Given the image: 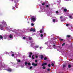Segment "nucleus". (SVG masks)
Segmentation results:
<instances>
[{"label": "nucleus", "mask_w": 73, "mask_h": 73, "mask_svg": "<svg viewBox=\"0 0 73 73\" xmlns=\"http://www.w3.org/2000/svg\"><path fill=\"white\" fill-rule=\"evenodd\" d=\"M8 37V36L7 35H5V39H6Z\"/></svg>", "instance_id": "13"}, {"label": "nucleus", "mask_w": 73, "mask_h": 73, "mask_svg": "<svg viewBox=\"0 0 73 73\" xmlns=\"http://www.w3.org/2000/svg\"><path fill=\"white\" fill-rule=\"evenodd\" d=\"M69 17L70 19H72V16H69Z\"/></svg>", "instance_id": "28"}, {"label": "nucleus", "mask_w": 73, "mask_h": 73, "mask_svg": "<svg viewBox=\"0 0 73 73\" xmlns=\"http://www.w3.org/2000/svg\"><path fill=\"white\" fill-rule=\"evenodd\" d=\"M34 48H38V45L36 46L35 47H34Z\"/></svg>", "instance_id": "15"}, {"label": "nucleus", "mask_w": 73, "mask_h": 73, "mask_svg": "<svg viewBox=\"0 0 73 73\" xmlns=\"http://www.w3.org/2000/svg\"><path fill=\"white\" fill-rule=\"evenodd\" d=\"M35 42L33 41H31V46H33L35 45Z\"/></svg>", "instance_id": "4"}, {"label": "nucleus", "mask_w": 73, "mask_h": 73, "mask_svg": "<svg viewBox=\"0 0 73 73\" xmlns=\"http://www.w3.org/2000/svg\"><path fill=\"white\" fill-rule=\"evenodd\" d=\"M58 11H56V13H58Z\"/></svg>", "instance_id": "46"}, {"label": "nucleus", "mask_w": 73, "mask_h": 73, "mask_svg": "<svg viewBox=\"0 0 73 73\" xmlns=\"http://www.w3.org/2000/svg\"><path fill=\"white\" fill-rule=\"evenodd\" d=\"M42 5H45V3H43L42 4Z\"/></svg>", "instance_id": "43"}, {"label": "nucleus", "mask_w": 73, "mask_h": 73, "mask_svg": "<svg viewBox=\"0 0 73 73\" xmlns=\"http://www.w3.org/2000/svg\"><path fill=\"white\" fill-rule=\"evenodd\" d=\"M21 68H23L24 66V65L23 64H21Z\"/></svg>", "instance_id": "18"}, {"label": "nucleus", "mask_w": 73, "mask_h": 73, "mask_svg": "<svg viewBox=\"0 0 73 73\" xmlns=\"http://www.w3.org/2000/svg\"><path fill=\"white\" fill-rule=\"evenodd\" d=\"M25 65H27V64L28 65H31V64L30 63H28L27 62H25Z\"/></svg>", "instance_id": "8"}, {"label": "nucleus", "mask_w": 73, "mask_h": 73, "mask_svg": "<svg viewBox=\"0 0 73 73\" xmlns=\"http://www.w3.org/2000/svg\"><path fill=\"white\" fill-rule=\"evenodd\" d=\"M6 29H7V30H8V28L7 27H6Z\"/></svg>", "instance_id": "50"}, {"label": "nucleus", "mask_w": 73, "mask_h": 73, "mask_svg": "<svg viewBox=\"0 0 73 73\" xmlns=\"http://www.w3.org/2000/svg\"><path fill=\"white\" fill-rule=\"evenodd\" d=\"M66 66V65H63V68H64V67H65Z\"/></svg>", "instance_id": "30"}, {"label": "nucleus", "mask_w": 73, "mask_h": 73, "mask_svg": "<svg viewBox=\"0 0 73 73\" xmlns=\"http://www.w3.org/2000/svg\"><path fill=\"white\" fill-rule=\"evenodd\" d=\"M58 20H57V21L56 20H55V19H53V22H55V21H56V22H57V21Z\"/></svg>", "instance_id": "14"}, {"label": "nucleus", "mask_w": 73, "mask_h": 73, "mask_svg": "<svg viewBox=\"0 0 73 73\" xmlns=\"http://www.w3.org/2000/svg\"><path fill=\"white\" fill-rule=\"evenodd\" d=\"M31 26H33V25H34V24H33V23H31Z\"/></svg>", "instance_id": "32"}, {"label": "nucleus", "mask_w": 73, "mask_h": 73, "mask_svg": "<svg viewBox=\"0 0 73 73\" xmlns=\"http://www.w3.org/2000/svg\"><path fill=\"white\" fill-rule=\"evenodd\" d=\"M61 21H62V20H61Z\"/></svg>", "instance_id": "59"}, {"label": "nucleus", "mask_w": 73, "mask_h": 73, "mask_svg": "<svg viewBox=\"0 0 73 73\" xmlns=\"http://www.w3.org/2000/svg\"><path fill=\"white\" fill-rule=\"evenodd\" d=\"M13 34H12L9 35V38L10 40H12V39H13Z\"/></svg>", "instance_id": "3"}, {"label": "nucleus", "mask_w": 73, "mask_h": 73, "mask_svg": "<svg viewBox=\"0 0 73 73\" xmlns=\"http://www.w3.org/2000/svg\"><path fill=\"white\" fill-rule=\"evenodd\" d=\"M47 57H45L44 58V60H47Z\"/></svg>", "instance_id": "20"}, {"label": "nucleus", "mask_w": 73, "mask_h": 73, "mask_svg": "<svg viewBox=\"0 0 73 73\" xmlns=\"http://www.w3.org/2000/svg\"><path fill=\"white\" fill-rule=\"evenodd\" d=\"M16 60L17 61V62H20V60L19 59H17Z\"/></svg>", "instance_id": "16"}, {"label": "nucleus", "mask_w": 73, "mask_h": 73, "mask_svg": "<svg viewBox=\"0 0 73 73\" xmlns=\"http://www.w3.org/2000/svg\"><path fill=\"white\" fill-rule=\"evenodd\" d=\"M2 27H3L4 26H5V27H6L7 26V23H6V22H5V21H3L2 22Z\"/></svg>", "instance_id": "2"}, {"label": "nucleus", "mask_w": 73, "mask_h": 73, "mask_svg": "<svg viewBox=\"0 0 73 73\" xmlns=\"http://www.w3.org/2000/svg\"><path fill=\"white\" fill-rule=\"evenodd\" d=\"M67 11V10H66V9H64V12H66V11Z\"/></svg>", "instance_id": "40"}, {"label": "nucleus", "mask_w": 73, "mask_h": 73, "mask_svg": "<svg viewBox=\"0 0 73 73\" xmlns=\"http://www.w3.org/2000/svg\"><path fill=\"white\" fill-rule=\"evenodd\" d=\"M8 53L7 52H5V54H7Z\"/></svg>", "instance_id": "34"}, {"label": "nucleus", "mask_w": 73, "mask_h": 73, "mask_svg": "<svg viewBox=\"0 0 73 73\" xmlns=\"http://www.w3.org/2000/svg\"><path fill=\"white\" fill-rule=\"evenodd\" d=\"M33 57H34V55L33 56H32V58L33 59H34V58H33Z\"/></svg>", "instance_id": "39"}, {"label": "nucleus", "mask_w": 73, "mask_h": 73, "mask_svg": "<svg viewBox=\"0 0 73 73\" xmlns=\"http://www.w3.org/2000/svg\"><path fill=\"white\" fill-rule=\"evenodd\" d=\"M62 9H66L65 8H64V7H62Z\"/></svg>", "instance_id": "26"}, {"label": "nucleus", "mask_w": 73, "mask_h": 73, "mask_svg": "<svg viewBox=\"0 0 73 73\" xmlns=\"http://www.w3.org/2000/svg\"><path fill=\"white\" fill-rule=\"evenodd\" d=\"M35 62H37V60H35Z\"/></svg>", "instance_id": "51"}, {"label": "nucleus", "mask_w": 73, "mask_h": 73, "mask_svg": "<svg viewBox=\"0 0 73 73\" xmlns=\"http://www.w3.org/2000/svg\"><path fill=\"white\" fill-rule=\"evenodd\" d=\"M23 38L24 40H25V37H23Z\"/></svg>", "instance_id": "42"}, {"label": "nucleus", "mask_w": 73, "mask_h": 73, "mask_svg": "<svg viewBox=\"0 0 73 73\" xmlns=\"http://www.w3.org/2000/svg\"><path fill=\"white\" fill-rule=\"evenodd\" d=\"M36 16H32L31 17V21H33V22H35L36 21Z\"/></svg>", "instance_id": "1"}, {"label": "nucleus", "mask_w": 73, "mask_h": 73, "mask_svg": "<svg viewBox=\"0 0 73 73\" xmlns=\"http://www.w3.org/2000/svg\"><path fill=\"white\" fill-rule=\"evenodd\" d=\"M42 69H45V67L44 66L42 67Z\"/></svg>", "instance_id": "35"}, {"label": "nucleus", "mask_w": 73, "mask_h": 73, "mask_svg": "<svg viewBox=\"0 0 73 73\" xmlns=\"http://www.w3.org/2000/svg\"><path fill=\"white\" fill-rule=\"evenodd\" d=\"M60 19H62V16L60 17Z\"/></svg>", "instance_id": "47"}, {"label": "nucleus", "mask_w": 73, "mask_h": 73, "mask_svg": "<svg viewBox=\"0 0 73 73\" xmlns=\"http://www.w3.org/2000/svg\"><path fill=\"white\" fill-rule=\"evenodd\" d=\"M0 29L1 30H4V28H3L2 25H0Z\"/></svg>", "instance_id": "5"}, {"label": "nucleus", "mask_w": 73, "mask_h": 73, "mask_svg": "<svg viewBox=\"0 0 73 73\" xmlns=\"http://www.w3.org/2000/svg\"><path fill=\"white\" fill-rule=\"evenodd\" d=\"M43 32H44L43 31H42V30L40 31V33H42Z\"/></svg>", "instance_id": "19"}, {"label": "nucleus", "mask_w": 73, "mask_h": 73, "mask_svg": "<svg viewBox=\"0 0 73 73\" xmlns=\"http://www.w3.org/2000/svg\"><path fill=\"white\" fill-rule=\"evenodd\" d=\"M47 64V63H45L42 64V66H45V65H46Z\"/></svg>", "instance_id": "9"}, {"label": "nucleus", "mask_w": 73, "mask_h": 73, "mask_svg": "<svg viewBox=\"0 0 73 73\" xmlns=\"http://www.w3.org/2000/svg\"><path fill=\"white\" fill-rule=\"evenodd\" d=\"M68 68H70V67H71V66L70 65H68Z\"/></svg>", "instance_id": "27"}, {"label": "nucleus", "mask_w": 73, "mask_h": 73, "mask_svg": "<svg viewBox=\"0 0 73 73\" xmlns=\"http://www.w3.org/2000/svg\"><path fill=\"white\" fill-rule=\"evenodd\" d=\"M12 57H13V56H15V55H14V54H12Z\"/></svg>", "instance_id": "41"}, {"label": "nucleus", "mask_w": 73, "mask_h": 73, "mask_svg": "<svg viewBox=\"0 0 73 73\" xmlns=\"http://www.w3.org/2000/svg\"><path fill=\"white\" fill-rule=\"evenodd\" d=\"M46 7H47V8H48V7H49V5H47L46 6Z\"/></svg>", "instance_id": "23"}, {"label": "nucleus", "mask_w": 73, "mask_h": 73, "mask_svg": "<svg viewBox=\"0 0 73 73\" xmlns=\"http://www.w3.org/2000/svg\"><path fill=\"white\" fill-rule=\"evenodd\" d=\"M48 42H47L45 43V44H48Z\"/></svg>", "instance_id": "52"}, {"label": "nucleus", "mask_w": 73, "mask_h": 73, "mask_svg": "<svg viewBox=\"0 0 73 73\" xmlns=\"http://www.w3.org/2000/svg\"><path fill=\"white\" fill-rule=\"evenodd\" d=\"M43 11V10H40L39 11V12H42Z\"/></svg>", "instance_id": "21"}, {"label": "nucleus", "mask_w": 73, "mask_h": 73, "mask_svg": "<svg viewBox=\"0 0 73 73\" xmlns=\"http://www.w3.org/2000/svg\"><path fill=\"white\" fill-rule=\"evenodd\" d=\"M68 25H69V24H66V26H68Z\"/></svg>", "instance_id": "48"}, {"label": "nucleus", "mask_w": 73, "mask_h": 73, "mask_svg": "<svg viewBox=\"0 0 73 73\" xmlns=\"http://www.w3.org/2000/svg\"><path fill=\"white\" fill-rule=\"evenodd\" d=\"M7 70V71H8V72H11L12 71V70L11 69L9 68Z\"/></svg>", "instance_id": "11"}, {"label": "nucleus", "mask_w": 73, "mask_h": 73, "mask_svg": "<svg viewBox=\"0 0 73 73\" xmlns=\"http://www.w3.org/2000/svg\"><path fill=\"white\" fill-rule=\"evenodd\" d=\"M12 1H13V0H11Z\"/></svg>", "instance_id": "58"}, {"label": "nucleus", "mask_w": 73, "mask_h": 73, "mask_svg": "<svg viewBox=\"0 0 73 73\" xmlns=\"http://www.w3.org/2000/svg\"><path fill=\"white\" fill-rule=\"evenodd\" d=\"M3 37L1 35H0V39H1H1H2V40H3Z\"/></svg>", "instance_id": "12"}, {"label": "nucleus", "mask_w": 73, "mask_h": 73, "mask_svg": "<svg viewBox=\"0 0 73 73\" xmlns=\"http://www.w3.org/2000/svg\"><path fill=\"white\" fill-rule=\"evenodd\" d=\"M47 70H48V71H50V69H47Z\"/></svg>", "instance_id": "45"}, {"label": "nucleus", "mask_w": 73, "mask_h": 73, "mask_svg": "<svg viewBox=\"0 0 73 73\" xmlns=\"http://www.w3.org/2000/svg\"><path fill=\"white\" fill-rule=\"evenodd\" d=\"M49 47H50V45H49Z\"/></svg>", "instance_id": "55"}, {"label": "nucleus", "mask_w": 73, "mask_h": 73, "mask_svg": "<svg viewBox=\"0 0 73 73\" xmlns=\"http://www.w3.org/2000/svg\"><path fill=\"white\" fill-rule=\"evenodd\" d=\"M32 68H33L32 66H31L30 67L29 69H32Z\"/></svg>", "instance_id": "29"}, {"label": "nucleus", "mask_w": 73, "mask_h": 73, "mask_svg": "<svg viewBox=\"0 0 73 73\" xmlns=\"http://www.w3.org/2000/svg\"><path fill=\"white\" fill-rule=\"evenodd\" d=\"M69 0H66V1H69Z\"/></svg>", "instance_id": "56"}, {"label": "nucleus", "mask_w": 73, "mask_h": 73, "mask_svg": "<svg viewBox=\"0 0 73 73\" xmlns=\"http://www.w3.org/2000/svg\"><path fill=\"white\" fill-rule=\"evenodd\" d=\"M51 65H52V66H54V64L52 63V64Z\"/></svg>", "instance_id": "44"}, {"label": "nucleus", "mask_w": 73, "mask_h": 73, "mask_svg": "<svg viewBox=\"0 0 73 73\" xmlns=\"http://www.w3.org/2000/svg\"><path fill=\"white\" fill-rule=\"evenodd\" d=\"M43 35L42 34H41L40 35V37H43Z\"/></svg>", "instance_id": "33"}, {"label": "nucleus", "mask_w": 73, "mask_h": 73, "mask_svg": "<svg viewBox=\"0 0 73 73\" xmlns=\"http://www.w3.org/2000/svg\"><path fill=\"white\" fill-rule=\"evenodd\" d=\"M32 65H33V66H37V64H35V63H32Z\"/></svg>", "instance_id": "7"}, {"label": "nucleus", "mask_w": 73, "mask_h": 73, "mask_svg": "<svg viewBox=\"0 0 73 73\" xmlns=\"http://www.w3.org/2000/svg\"><path fill=\"white\" fill-rule=\"evenodd\" d=\"M40 57H41V59H42V58H43V55H41L40 56Z\"/></svg>", "instance_id": "17"}, {"label": "nucleus", "mask_w": 73, "mask_h": 73, "mask_svg": "<svg viewBox=\"0 0 73 73\" xmlns=\"http://www.w3.org/2000/svg\"><path fill=\"white\" fill-rule=\"evenodd\" d=\"M65 43H63L62 44V46H64V45H65Z\"/></svg>", "instance_id": "31"}, {"label": "nucleus", "mask_w": 73, "mask_h": 73, "mask_svg": "<svg viewBox=\"0 0 73 73\" xmlns=\"http://www.w3.org/2000/svg\"><path fill=\"white\" fill-rule=\"evenodd\" d=\"M48 66H49V67H50V64H49L48 65Z\"/></svg>", "instance_id": "36"}, {"label": "nucleus", "mask_w": 73, "mask_h": 73, "mask_svg": "<svg viewBox=\"0 0 73 73\" xmlns=\"http://www.w3.org/2000/svg\"><path fill=\"white\" fill-rule=\"evenodd\" d=\"M42 48V47H40V49H41V48Z\"/></svg>", "instance_id": "53"}, {"label": "nucleus", "mask_w": 73, "mask_h": 73, "mask_svg": "<svg viewBox=\"0 0 73 73\" xmlns=\"http://www.w3.org/2000/svg\"><path fill=\"white\" fill-rule=\"evenodd\" d=\"M57 1L58 2V3H60L61 1V0H58Z\"/></svg>", "instance_id": "22"}, {"label": "nucleus", "mask_w": 73, "mask_h": 73, "mask_svg": "<svg viewBox=\"0 0 73 73\" xmlns=\"http://www.w3.org/2000/svg\"><path fill=\"white\" fill-rule=\"evenodd\" d=\"M32 52H30L29 53V57H31V55H32Z\"/></svg>", "instance_id": "10"}, {"label": "nucleus", "mask_w": 73, "mask_h": 73, "mask_svg": "<svg viewBox=\"0 0 73 73\" xmlns=\"http://www.w3.org/2000/svg\"><path fill=\"white\" fill-rule=\"evenodd\" d=\"M31 39H32V37H29V40H31Z\"/></svg>", "instance_id": "25"}, {"label": "nucleus", "mask_w": 73, "mask_h": 73, "mask_svg": "<svg viewBox=\"0 0 73 73\" xmlns=\"http://www.w3.org/2000/svg\"><path fill=\"white\" fill-rule=\"evenodd\" d=\"M11 53H13V52H11Z\"/></svg>", "instance_id": "57"}, {"label": "nucleus", "mask_w": 73, "mask_h": 73, "mask_svg": "<svg viewBox=\"0 0 73 73\" xmlns=\"http://www.w3.org/2000/svg\"><path fill=\"white\" fill-rule=\"evenodd\" d=\"M38 57V56H35L36 58H37Z\"/></svg>", "instance_id": "49"}, {"label": "nucleus", "mask_w": 73, "mask_h": 73, "mask_svg": "<svg viewBox=\"0 0 73 73\" xmlns=\"http://www.w3.org/2000/svg\"><path fill=\"white\" fill-rule=\"evenodd\" d=\"M36 29H35L31 28L30 29V31H32L33 32H35Z\"/></svg>", "instance_id": "6"}, {"label": "nucleus", "mask_w": 73, "mask_h": 73, "mask_svg": "<svg viewBox=\"0 0 73 73\" xmlns=\"http://www.w3.org/2000/svg\"><path fill=\"white\" fill-rule=\"evenodd\" d=\"M70 35H67V37H70Z\"/></svg>", "instance_id": "37"}, {"label": "nucleus", "mask_w": 73, "mask_h": 73, "mask_svg": "<svg viewBox=\"0 0 73 73\" xmlns=\"http://www.w3.org/2000/svg\"><path fill=\"white\" fill-rule=\"evenodd\" d=\"M59 40H60V41H62V40H63V39H61V38H59Z\"/></svg>", "instance_id": "24"}, {"label": "nucleus", "mask_w": 73, "mask_h": 73, "mask_svg": "<svg viewBox=\"0 0 73 73\" xmlns=\"http://www.w3.org/2000/svg\"><path fill=\"white\" fill-rule=\"evenodd\" d=\"M53 46H54V49H56V48H55V47L56 46H55V45H53Z\"/></svg>", "instance_id": "38"}, {"label": "nucleus", "mask_w": 73, "mask_h": 73, "mask_svg": "<svg viewBox=\"0 0 73 73\" xmlns=\"http://www.w3.org/2000/svg\"><path fill=\"white\" fill-rule=\"evenodd\" d=\"M14 1V3H16V1Z\"/></svg>", "instance_id": "54"}]
</instances>
